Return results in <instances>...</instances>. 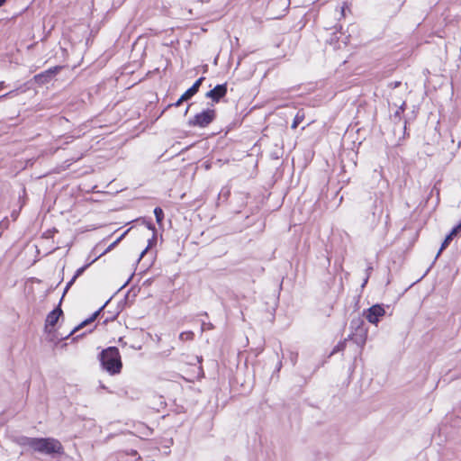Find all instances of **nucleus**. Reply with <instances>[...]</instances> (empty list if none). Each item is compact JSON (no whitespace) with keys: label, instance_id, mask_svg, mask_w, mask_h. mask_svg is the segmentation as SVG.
<instances>
[{"label":"nucleus","instance_id":"obj_1","mask_svg":"<svg viewBox=\"0 0 461 461\" xmlns=\"http://www.w3.org/2000/svg\"><path fill=\"white\" fill-rule=\"evenodd\" d=\"M22 444L34 452L44 455L64 453L61 442L54 438H24Z\"/></svg>","mask_w":461,"mask_h":461},{"label":"nucleus","instance_id":"obj_3","mask_svg":"<svg viewBox=\"0 0 461 461\" xmlns=\"http://www.w3.org/2000/svg\"><path fill=\"white\" fill-rule=\"evenodd\" d=\"M217 116V112L213 108H207L197 113L188 121V125L192 127L206 128Z\"/></svg>","mask_w":461,"mask_h":461},{"label":"nucleus","instance_id":"obj_19","mask_svg":"<svg viewBox=\"0 0 461 461\" xmlns=\"http://www.w3.org/2000/svg\"><path fill=\"white\" fill-rule=\"evenodd\" d=\"M122 236H121L120 238H118L114 242H113V243L109 246L108 249H111L112 248H113V247H114V246H115V245H116V244H117L121 240H122Z\"/></svg>","mask_w":461,"mask_h":461},{"label":"nucleus","instance_id":"obj_5","mask_svg":"<svg viewBox=\"0 0 461 461\" xmlns=\"http://www.w3.org/2000/svg\"><path fill=\"white\" fill-rule=\"evenodd\" d=\"M384 314V308L380 304H375L366 310L365 317L370 323L376 325Z\"/></svg>","mask_w":461,"mask_h":461},{"label":"nucleus","instance_id":"obj_2","mask_svg":"<svg viewBox=\"0 0 461 461\" xmlns=\"http://www.w3.org/2000/svg\"><path fill=\"white\" fill-rule=\"evenodd\" d=\"M102 367L111 375H118L122 369V362L119 349L108 347L99 355Z\"/></svg>","mask_w":461,"mask_h":461},{"label":"nucleus","instance_id":"obj_22","mask_svg":"<svg viewBox=\"0 0 461 461\" xmlns=\"http://www.w3.org/2000/svg\"><path fill=\"white\" fill-rule=\"evenodd\" d=\"M5 86V83L4 82H1L0 83V89L3 88Z\"/></svg>","mask_w":461,"mask_h":461},{"label":"nucleus","instance_id":"obj_21","mask_svg":"<svg viewBox=\"0 0 461 461\" xmlns=\"http://www.w3.org/2000/svg\"><path fill=\"white\" fill-rule=\"evenodd\" d=\"M148 247L144 249V251L141 253V256H143L148 251Z\"/></svg>","mask_w":461,"mask_h":461},{"label":"nucleus","instance_id":"obj_12","mask_svg":"<svg viewBox=\"0 0 461 461\" xmlns=\"http://www.w3.org/2000/svg\"><path fill=\"white\" fill-rule=\"evenodd\" d=\"M194 339V333L191 330L183 331L179 334L181 341H192Z\"/></svg>","mask_w":461,"mask_h":461},{"label":"nucleus","instance_id":"obj_7","mask_svg":"<svg viewBox=\"0 0 461 461\" xmlns=\"http://www.w3.org/2000/svg\"><path fill=\"white\" fill-rule=\"evenodd\" d=\"M63 312L60 307L55 308L51 311L46 318L45 321V329L48 330L50 328H54L59 318L62 316Z\"/></svg>","mask_w":461,"mask_h":461},{"label":"nucleus","instance_id":"obj_24","mask_svg":"<svg viewBox=\"0 0 461 461\" xmlns=\"http://www.w3.org/2000/svg\"><path fill=\"white\" fill-rule=\"evenodd\" d=\"M0 98H2V96H0Z\"/></svg>","mask_w":461,"mask_h":461},{"label":"nucleus","instance_id":"obj_6","mask_svg":"<svg viewBox=\"0 0 461 461\" xmlns=\"http://www.w3.org/2000/svg\"><path fill=\"white\" fill-rule=\"evenodd\" d=\"M227 84L217 85L212 90L205 94V97L211 99L213 103H219L221 98L227 95Z\"/></svg>","mask_w":461,"mask_h":461},{"label":"nucleus","instance_id":"obj_23","mask_svg":"<svg viewBox=\"0 0 461 461\" xmlns=\"http://www.w3.org/2000/svg\"><path fill=\"white\" fill-rule=\"evenodd\" d=\"M457 226H458V228H460V229H461V222H460L459 224H457Z\"/></svg>","mask_w":461,"mask_h":461},{"label":"nucleus","instance_id":"obj_17","mask_svg":"<svg viewBox=\"0 0 461 461\" xmlns=\"http://www.w3.org/2000/svg\"><path fill=\"white\" fill-rule=\"evenodd\" d=\"M204 77H199L194 84L193 86H191L192 88H194V91L198 93L203 80H204Z\"/></svg>","mask_w":461,"mask_h":461},{"label":"nucleus","instance_id":"obj_15","mask_svg":"<svg viewBox=\"0 0 461 461\" xmlns=\"http://www.w3.org/2000/svg\"><path fill=\"white\" fill-rule=\"evenodd\" d=\"M197 92L194 91V88H188L181 96L182 100L187 101L191 99L194 95H196Z\"/></svg>","mask_w":461,"mask_h":461},{"label":"nucleus","instance_id":"obj_11","mask_svg":"<svg viewBox=\"0 0 461 461\" xmlns=\"http://www.w3.org/2000/svg\"><path fill=\"white\" fill-rule=\"evenodd\" d=\"M88 267H89V264H86V265L83 266L82 267H79V268L76 271V273H75L74 276L72 277V279L68 283V285H67V288H68V287H69V286H70V285H71L76 281V279H77V277H79V276H80L85 272V270H86Z\"/></svg>","mask_w":461,"mask_h":461},{"label":"nucleus","instance_id":"obj_20","mask_svg":"<svg viewBox=\"0 0 461 461\" xmlns=\"http://www.w3.org/2000/svg\"><path fill=\"white\" fill-rule=\"evenodd\" d=\"M5 2H6V0H0V7L3 6Z\"/></svg>","mask_w":461,"mask_h":461},{"label":"nucleus","instance_id":"obj_16","mask_svg":"<svg viewBox=\"0 0 461 461\" xmlns=\"http://www.w3.org/2000/svg\"><path fill=\"white\" fill-rule=\"evenodd\" d=\"M197 92L194 91V88H188L181 96L182 100L187 101L191 99L194 95H196Z\"/></svg>","mask_w":461,"mask_h":461},{"label":"nucleus","instance_id":"obj_4","mask_svg":"<svg viewBox=\"0 0 461 461\" xmlns=\"http://www.w3.org/2000/svg\"><path fill=\"white\" fill-rule=\"evenodd\" d=\"M62 69L61 66L52 67L41 73L33 77V80L38 85H45L49 83L54 76H56Z\"/></svg>","mask_w":461,"mask_h":461},{"label":"nucleus","instance_id":"obj_14","mask_svg":"<svg viewBox=\"0 0 461 461\" xmlns=\"http://www.w3.org/2000/svg\"><path fill=\"white\" fill-rule=\"evenodd\" d=\"M197 92L194 91V88H188L181 96L182 100L187 101L191 99L194 95H196Z\"/></svg>","mask_w":461,"mask_h":461},{"label":"nucleus","instance_id":"obj_18","mask_svg":"<svg viewBox=\"0 0 461 461\" xmlns=\"http://www.w3.org/2000/svg\"><path fill=\"white\" fill-rule=\"evenodd\" d=\"M184 102H185V101L182 100V96H180L179 99L172 105L175 107H179Z\"/></svg>","mask_w":461,"mask_h":461},{"label":"nucleus","instance_id":"obj_10","mask_svg":"<svg viewBox=\"0 0 461 461\" xmlns=\"http://www.w3.org/2000/svg\"><path fill=\"white\" fill-rule=\"evenodd\" d=\"M305 119V113L303 111V109H300L294 118V121H293V123L291 125L292 129L295 130L298 125Z\"/></svg>","mask_w":461,"mask_h":461},{"label":"nucleus","instance_id":"obj_8","mask_svg":"<svg viewBox=\"0 0 461 461\" xmlns=\"http://www.w3.org/2000/svg\"><path fill=\"white\" fill-rule=\"evenodd\" d=\"M103 310V307H101L99 310L95 311L89 318H87L86 320L83 321L81 323H79L77 326H76L72 330L71 332L69 333L68 336L76 333L77 331H78L79 330L83 329L84 327H86V325L94 322L97 317L99 316L100 312H102Z\"/></svg>","mask_w":461,"mask_h":461},{"label":"nucleus","instance_id":"obj_13","mask_svg":"<svg viewBox=\"0 0 461 461\" xmlns=\"http://www.w3.org/2000/svg\"><path fill=\"white\" fill-rule=\"evenodd\" d=\"M154 214L156 217V221L158 224H161L164 219V212L160 207H156L154 209Z\"/></svg>","mask_w":461,"mask_h":461},{"label":"nucleus","instance_id":"obj_9","mask_svg":"<svg viewBox=\"0 0 461 461\" xmlns=\"http://www.w3.org/2000/svg\"><path fill=\"white\" fill-rule=\"evenodd\" d=\"M460 230H461V229H460V228H458V226H457V225H456L455 228H453V230L450 231V233H449V234L445 238V240H443V242H442V244H441V247H440V249H439V250H438V255H439V254H440L444 249H446L449 246V244H450L451 240H453V238H454L455 236H456V234L458 233V231H459Z\"/></svg>","mask_w":461,"mask_h":461}]
</instances>
